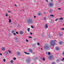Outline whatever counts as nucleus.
Listing matches in <instances>:
<instances>
[{"label":"nucleus","mask_w":64,"mask_h":64,"mask_svg":"<svg viewBox=\"0 0 64 64\" xmlns=\"http://www.w3.org/2000/svg\"><path fill=\"white\" fill-rule=\"evenodd\" d=\"M59 44L60 45H61L63 44V42H62V41H60L59 42Z\"/></svg>","instance_id":"ddd939ff"},{"label":"nucleus","mask_w":64,"mask_h":64,"mask_svg":"<svg viewBox=\"0 0 64 64\" xmlns=\"http://www.w3.org/2000/svg\"><path fill=\"white\" fill-rule=\"evenodd\" d=\"M29 38H32V37L31 36H29Z\"/></svg>","instance_id":"79ce46f5"},{"label":"nucleus","mask_w":64,"mask_h":64,"mask_svg":"<svg viewBox=\"0 0 64 64\" xmlns=\"http://www.w3.org/2000/svg\"><path fill=\"white\" fill-rule=\"evenodd\" d=\"M43 60L44 61H45V58H43Z\"/></svg>","instance_id":"72a5a7b5"},{"label":"nucleus","mask_w":64,"mask_h":64,"mask_svg":"<svg viewBox=\"0 0 64 64\" xmlns=\"http://www.w3.org/2000/svg\"><path fill=\"white\" fill-rule=\"evenodd\" d=\"M37 45H39V42L37 43Z\"/></svg>","instance_id":"e433bc0d"},{"label":"nucleus","mask_w":64,"mask_h":64,"mask_svg":"<svg viewBox=\"0 0 64 64\" xmlns=\"http://www.w3.org/2000/svg\"><path fill=\"white\" fill-rule=\"evenodd\" d=\"M3 60H4V62H5V61H6V60H5V59H4Z\"/></svg>","instance_id":"a878e982"},{"label":"nucleus","mask_w":64,"mask_h":64,"mask_svg":"<svg viewBox=\"0 0 64 64\" xmlns=\"http://www.w3.org/2000/svg\"><path fill=\"white\" fill-rule=\"evenodd\" d=\"M16 34H18V32H16Z\"/></svg>","instance_id":"5fc2aeb1"},{"label":"nucleus","mask_w":64,"mask_h":64,"mask_svg":"<svg viewBox=\"0 0 64 64\" xmlns=\"http://www.w3.org/2000/svg\"><path fill=\"white\" fill-rule=\"evenodd\" d=\"M8 13H11V11H8Z\"/></svg>","instance_id":"de8ad7c7"},{"label":"nucleus","mask_w":64,"mask_h":64,"mask_svg":"<svg viewBox=\"0 0 64 64\" xmlns=\"http://www.w3.org/2000/svg\"><path fill=\"white\" fill-rule=\"evenodd\" d=\"M24 53H25V54H27V52H24Z\"/></svg>","instance_id":"c756f323"},{"label":"nucleus","mask_w":64,"mask_h":64,"mask_svg":"<svg viewBox=\"0 0 64 64\" xmlns=\"http://www.w3.org/2000/svg\"><path fill=\"white\" fill-rule=\"evenodd\" d=\"M62 30H64V28H62Z\"/></svg>","instance_id":"8fccbe9b"},{"label":"nucleus","mask_w":64,"mask_h":64,"mask_svg":"<svg viewBox=\"0 0 64 64\" xmlns=\"http://www.w3.org/2000/svg\"><path fill=\"white\" fill-rule=\"evenodd\" d=\"M51 1H53V0H51Z\"/></svg>","instance_id":"052dcab7"},{"label":"nucleus","mask_w":64,"mask_h":64,"mask_svg":"<svg viewBox=\"0 0 64 64\" xmlns=\"http://www.w3.org/2000/svg\"><path fill=\"white\" fill-rule=\"evenodd\" d=\"M56 50H57V51H58L59 50V48L58 46L56 47Z\"/></svg>","instance_id":"f8f14e48"},{"label":"nucleus","mask_w":64,"mask_h":64,"mask_svg":"<svg viewBox=\"0 0 64 64\" xmlns=\"http://www.w3.org/2000/svg\"><path fill=\"white\" fill-rule=\"evenodd\" d=\"M8 51L9 52V53H11V51L9 50H8Z\"/></svg>","instance_id":"bb28decb"},{"label":"nucleus","mask_w":64,"mask_h":64,"mask_svg":"<svg viewBox=\"0 0 64 64\" xmlns=\"http://www.w3.org/2000/svg\"><path fill=\"white\" fill-rule=\"evenodd\" d=\"M6 16H8V15H7V14H6Z\"/></svg>","instance_id":"a18cd8bd"},{"label":"nucleus","mask_w":64,"mask_h":64,"mask_svg":"<svg viewBox=\"0 0 64 64\" xmlns=\"http://www.w3.org/2000/svg\"><path fill=\"white\" fill-rule=\"evenodd\" d=\"M49 58L50 60H52L53 59V57L52 56H50L49 57Z\"/></svg>","instance_id":"423d86ee"},{"label":"nucleus","mask_w":64,"mask_h":64,"mask_svg":"<svg viewBox=\"0 0 64 64\" xmlns=\"http://www.w3.org/2000/svg\"><path fill=\"white\" fill-rule=\"evenodd\" d=\"M50 16H52V17H54V16L53 15L51 14L50 15Z\"/></svg>","instance_id":"393cba45"},{"label":"nucleus","mask_w":64,"mask_h":64,"mask_svg":"<svg viewBox=\"0 0 64 64\" xmlns=\"http://www.w3.org/2000/svg\"><path fill=\"white\" fill-rule=\"evenodd\" d=\"M30 28H28L27 29V30L28 32L30 31Z\"/></svg>","instance_id":"2eb2a0df"},{"label":"nucleus","mask_w":64,"mask_h":64,"mask_svg":"<svg viewBox=\"0 0 64 64\" xmlns=\"http://www.w3.org/2000/svg\"><path fill=\"white\" fill-rule=\"evenodd\" d=\"M16 54L17 55H18V56H19V55H20V52H16Z\"/></svg>","instance_id":"6e6552de"},{"label":"nucleus","mask_w":64,"mask_h":64,"mask_svg":"<svg viewBox=\"0 0 64 64\" xmlns=\"http://www.w3.org/2000/svg\"><path fill=\"white\" fill-rule=\"evenodd\" d=\"M26 62L27 63H29L30 61H31V59L30 58H28L26 59Z\"/></svg>","instance_id":"7ed1b4c3"},{"label":"nucleus","mask_w":64,"mask_h":64,"mask_svg":"<svg viewBox=\"0 0 64 64\" xmlns=\"http://www.w3.org/2000/svg\"><path fill=\"white\" fill-rule=\"evenodd\" d=\"M38 58L37 57H36L35 58H34V59L35 60H36Z\"/></svg>","instance_id":"b1692460"},{"label":"nucleus","mask_w":64,"mask_h":64,"mask_svg":"<svg viewBox=\"0 0 64 64\" xmlns=\"http://www.w3.org/2000/svg\"><path fill=\"white\" fill-rule=\"evenodd\" d=\"M41 14L40 13H38V15L39 16H40V15H41Z\"/></svg>","instance_id":"a211bd4d"},{"label":"nucleus","mask_w":64,"mask_h":64,"mask_svg":"<svg viewBox=\"0 0 64 64\" xmlns=\"http://www.w3.org/2000/svg\"><path fill=\"white\" fill-rule=\"evenodd\" d=\"M15 39L16 40H17L18 39V38L16 37L15 38Z\"/></svg>","instance_id":"6ab92c4d"},{"label":"nucleus","mask_w":64,"mask_h":64,"mask_svg":"<svg viewBox=\"0 0 64 64\" xmlns=\"http://www.w3.org/2000/svg\"><path fill=\"white\" fill-rule=\"evenodd\" d=\"M11 24H12V23H11Z\"/></svg>","instance_id":"69168bd1"},{"label":"nucleus","mask_w":64,"mask_h":64,"mask_svg":"<svg viewBox=\"0 0 64 64\" xmlns=\"http://www.w3.org/2000/svg\"><path fill=\"white\" fill-rule=\"evenodd\" d=\"M51 47V46H48V45H47L45 46L44 49H45L47 50V49H48V48H49V47Z\"/></svg>","instance_id":"20e7f679"},{"label":"nucleus","mask_w":64,"mask_h":64,"mask_svg":"<svg viewBox=\"0 0 64 64\" xmlns=\"http://www.w3.org/2000/svg\"><path fill=\"white\" fill-rule=\"evenodd\" d=\"M44 20H46V17L45 16L44 17Z\"/></svg>","instance_id":"dca6fc26"},{"label":"nucleus","mask_w":64,"mask_h":64,"mask_svg":"<svg viewBox=\"0 0 64 64\" xmlns=\"http://www.w3.org/2000/svg\"><path fill=\"white\" fill-rule=\"evenodd\" d=\"M41 50H42V48H41Z\"/></svg>","instance_id":"680f3d73"},{"label":"nucleus","mask_w":64,"mask_h":64,"mask_svg":"<svg viewBox=\"0 0 64 64\" xmlns=\"http://www.w3.org/2000/svg\"><path fill=\"white\" fill-rule=\"evenodd\" d=\"M46 1L47 2H48V0H46Z\"/></svg>","instance_id":"09e8293b"},{"label":"nucleus","mask_w":64,"mask_h":64,"mask_svg":"<svg viewBox=\"0 0 64 64\" xmlns=\"http://www.w3.org/2000/svg\"><path fill=\"white\" fill-rule=\"evenodd\" d=\"M34 18H36V16H34Z\"/></svg>","instance_id":"37998d69"},{"label":"nucleus","mask_w":64,"mask_h":64,"mask_svg":"<svg viewBox=\"0 0 64 64\" xmlns=\"http://www.w3.org/2000/svg\"><path fill=\"white\" fill-rule=\"evenodd\" d=\"M56 61L57 62H59V61H60V60L59 59H58V60H57Z\"/></svg>","instance_id":"aec40b11"},{"label":"nucleus","mask_w":64,"mask_h":64,"mask_svg":"<svg viewBox=\"0 0 64 64\" xmlns=\"http://www.w3.org/2000/svg\"><path fill=\"white\" fill-rule=\"evenodd\" d=\"M44 14H46V12H44Z\"/></svg>","instance_id":"49530a36"},{"label":"nucleus","mask_w":64,"mask_h":64,"mask_svg":"<svg viewBox=\"0 0 64 64\" xmlns=\"http://www.w3.org/2000/svg\"><path fill=\"white\" fill-rule=\"evenodd\" d=\"M63 26H64V24H63Z\"/></svg>","instance_id":"e2e57ef3"},{"label":"nucleus","mask_w":64,"mask_h":64,"mask_svg":"<svg viewBox=\"0 0 64 64\" xmlns=\"http://www.w3.org/2000/svg\"><path fill=\"white\" fill-rule=\"evenodd\" d=\"M42 37H44V35L43 34H42Z\"/></svg>","instance_id":"4c0bfd02"},{"label":"nucleus","mask_w":64,"mask_h":64,"mask_svg":"<svg viewBox=\"0 0 64 64\" xmlns=\"http://www.w3.org/2000/svg\"><path fill=\"white\" fill-rule=\"evenodd\" d=\"M34 41H35L36 40V38H34Z\"/></svg>","instance_id":"a19ab883"},{"label":"nucleus","mask_w":64,"mask_h":64,"mask_svg":"<svg viewBox=\"0 0 64 64\" xmlns=\"http://www.w3.org/2000/svg\"><path fill=\"white\" fill-rule=\"evenodd\" d=\"M48 55H50V53L48 52Z\"/></svg>","instance_id":"c9c22d12"},{"label":"nucleus","mask_w":64,"mask_h":64,"mask_svg":"<svg viewBox=\"0 0 64 64\" xmlns=\"http://www.w3.org/2000/svg\"><path fill=\"white\" fill-rule=\"evenodd\" d=\"M23 11H24V10Z\"/></svg>","instance_id":"774afa93"},{"label":"nucleus","mask_w":64,"mask_h":64,"mask_svg":"<svg viewBox=\"0 0 64 64\" xmlns=\"http://www.w3.org/2000/svg\"><path fill=\"white\" fill-rule=\"evenodd\" d=\"M15 32V31L14 30H12V33H14Z\"/></svg>","instance_id":"412c9836"},{"label":"nucleus","mask_w":64,"mask_h":64,"mask_svg":"<svg viewBox=\"0 0 64 64\" xmlns=\"http://www.w3.org/2000/svg\"><path fill=\"white\" fill-rule=\"evenodd\" d=\"M61 8H59L58 9V10H61Z\"/></svg>","instance_id":"864d4df0"},{"label":"nucleus","mask_w":64,"mask_h":64,"mask_svg":"<svg viewBox=\"0 0 64 64\" xmlns=\"http://www.w3.org/2000/svg\"><path fill=\"white\" fill-rule=\"evenodd\" d=\"M58 20V19H57L55 20V21H57V20Z\"/></svg>","instance_id":"f704fd0d"},{"label":"nucleus","mask_w":64,"mask_h":64,"mask_svg":"<svg viewBox=\"0 0 64 64\" xmlns=\"http://www.w3.org/2000/svg\"><path fill=\"white\" fill-rule=\"evenodd\" d=\"M59 36H62V34H60L59 35Z\"/></svg>","instance_id":"2f4dec72"},{"label":"nucleus","mask_w":64,"mask_h":64,"mask_svg":"<svg viewBox=\"0 0 64 64\" xmlns=\"http://www.w3.org/2000/svg\"><path fill=\"white\" fill-rule=\"evenodd\" d=\"M20 35H22L23 34V32L22 31V30H20Z\"/></svg>","instance_id":"9b49d317"},{"label":"nucleus","mask_w":64,"mask_h":64,"mask_svg":"<svg viewBox=\"0 0 64 64\" xmlns=\"http://www.w3.org/2000/svg\"><path fill=\"white\" fill-rule=\"evenodd\" d=\"M8 52H7L6 53V55H8Z\"/></svg>","instance_id":"5701e85b"},{"label":"nucleus","mask_w":64,"mask_h":64,"mask_svg":"<svg viewBox=\"0 0 64 64\" xmlns=\"http://www.w3.org/2000/svg\"><path fill=\"white\" fill-rule=\"evenodd\" d=\"M0 55H2V54H1V53H0Z\"/></svg>","instance_id":"6e6d98bb"},{"label":"nucleus","mask_w":64,"mask_h":64,"mask_svg":"<svg viewBox=\"0 0 64 64\" xmlns=\"http://www.w3.org/2000/svg\"><path fill=\"white\" fill-rule=\"evenodd\" d=\"M27 21L28 24H30V23H32L33 22V20H32V19H28L27 20Z\"/></svg>","instance_id":"f03ea898"},{"label":"nucleus","mask_w":64,"mask_h":64,"mask_svg":"<svg viewBox=\"0 0 64 64\" xmlns=\"http://www.w3.org/2000/svg\"><path fill=\"white\" fill-rule=\"evenodd\" d=\"M55 62H53L52 63V64H55Z\"/></svg>","instance_id":"c03bdc74"},{"label":"nucleus","mask_w":64,"mask_h":64,"mask_svg":"<svg viewBox=\"0 0 64 64\" xmlns=\"http://www.w3.org/2000/svg\"><path fill=\"white\" fill-rule=\"evenodd\" d=\"M28 51L30 52L31 53H32L33 52V50L31 49H30L28 50Z\"/></svg>","instance_id":"1a4fd4ad"},{"label":"nucleus","mask_w":64,"mask_h":64,"mask_svg":"<svg viewBox=\"0 0 64 64\" xmlns=\"http://www.w3.org/2000/svg\"><path fill=\"white\" fill-rule=\"evenodd\" d=\"M15 6H16V7H17V5L16 4H15Z\"/></svg>","instance_id":"3c124183"},{"label":"nucleus","mask_w":64,"mask_h":64,"mask_svg":"<svg viewBox=\"0 0 64 64\" xmlns=\"http://www.w3.org/2000/svg\"><path fill=\"white\" fill-rule=\"evenodd\" d=\"M63 18H60V20H63Z\"/></svg>","instance_id":"4be33fe9"},{"label":"nucleus","mask_w":64,"mask_h":64,"mask_svg":"<svg viewBox=\"0 0 64 64\" xmlns=\"http://www.w3.org/2000/svg\"><path fill=\"white\" fill-rule=\"evenodd\" d=\"M54 5V4H53L52 3H50L49 4V6L50 7H53V6Z\"/></svg>","instance_id":"39448f33"},{"label":"nucleus","mask_w":64,"mask_h":64,"mask_svg":"<svg viewBox=\"0 0 64 64\" xmlns=\"http://www.w3.org/2000/svg\"><path fill=\"white\" fill-rule=\"evenodd\" d=\"M11 22V19H9V23H10Z\"/></svg>","instance_id":"f3484780"},{"label":"nucleus","mask_w":64,"mask_h":64,"mask_svg":"<svg viewBox=\"0 0 64 64\" xmlns=\"http://www.w3.org/2000/svg\"><path fill=\"white\" fill-rule=\"evenodd\" d=\"M30 35H32L33 34L32 33V32H30Z\"/></svg>","instance_id":"473e14b6"},{"label":"nucleus","mask_w":64,"mask_h":64,"mask_svg":"<svg viewBox=\"0 0 64 64\" xmlns=\"http://www.w3.org/2000/svg\"><path fill=\"white\" fill-rule=\"evenodd\" d=\"M6 49L5 48V47H2V51H4Z\"/></svg>","instance_id":"0eeeda50"},{"label":"nucleus","mask_w":64,"mask_h":64,"mask_svg":"<svg viewBox=\"0 0 64 64\" xmlns=\"http://www.w3.org/2000/svg\"><path fill=\"white\" fill-rule=\"evenodd\" d=\"M10 17H9V18H10Z\"/></svg>","instance_id":"338daca9"},{"label":"nucleus","mask_w":64,"mask_h":64,"mask_svg":"<svg viewBox=\"0 0 64 64\" xmlns=\"http://www.w3.org/2000/svg\"><path fill=\"white\" fill-rule=\"evenodd\" d=\"M55 40H51L50 43V44L51 46H54L55 45Z\"/></svg>","instance_id":"f257e3e1"},{"label":"nucleus","mask_w":64,"mask_h":64,"mask_svg":"<svg viewBox=\"0 0 64 64\" xmlns=\"http://www.w3.org/2000/svg\"><path fill=\"white\" fill-rule=\"evenodd\" d=\"M14 35H16V34L15 33H14Z\"/></svg>","instance_id":"603ef678"},{"label":"nucleus","mask_w":64,"mask_h":64,"mask_svg":"<svg viewBox=\"0 0 64 64\" xmlns=\"http://www.w3.org/2000/svg\"><path fill=\"white\" fill-rule=\"evenodd\" d=\"M46 54H48V53L47 52H46Z\"/></svg>","instance_id":"bf43d9fd"},{"label":"nucleus","mask_w":64,"mask_h":64,"mask_svg":"<svg viewBox=\"0 0 64 64\" xmlns=\"http://www.w3.org/2000/svg\"><path fill=\"white\" fill-rule=\"evenodd\" d=\"M13 62V60H11L10 61L11 63H12Z\"/></svg>","instance_id":"c85d7f7f"},{"label":"nucleus","mask_w":64,"mask_h":64,"mask_svg":"<svg viewBox=\"0 0 64 64\" xmlns=\"http://www.w3.org/2000/svg\"><path fill=\"white\" fill-rule=\"evenodd\" d=\"M48 28V25L47 24H46L45 28Z\"/></svg>","instance_id":"4468645a"},{"label":"nucleus","mask_w":64,"mask_h":64,"mask_svg":"<svg viewBox=\"0 0 64 64\" xmlns=\"http://www.w3.org/2000/svg\"><path fill=\"white\" fill-rule=\"evenodd\" d=\"M63 60H64V58H63Z\"/></svg>","instance_id":"4d7b16f0"},{"label":"nucleus","mask_w":64,"mask_h":64,"mask_svg":"<svg viewBox=\"0 0 64 64\" xmlns=\"http://www.w3.org/2000/svg\"><path fill=\"white\" fill-rule=\"evenodd\" d=\"M13 59H14V60H16V58L15 57H14L13 58Z\"/></svg>","instance_id":"cd10ccee"},{"label":"nucleus","mask_w":64,"mask_h":64,"mask_svg":"<svg viewBox=\"0 0 64 64\" xmlns=\"http://www.w3.org/2000/svg\"><path fill=\"white\" fill-rule=\"evenodd\" d=\"M53 11V10L50 9L49 10L50 13H52Z\"/></svg>","instance_id":"9d476101"},{"label":"nucleus","mask_w":64,"mask_h":64,"mask_svg":"<svg viewBox=\"0 0 64 64\" xmlns=\"http://www.w3.org/2000/svg\"><path fill=\"white\" fill-rule=\"evenodd\" d=\"M33 53H34V54H35V53H34V52Z\"/></svg>","instance_id":"0e129e2a"},{"label":"nucleus","mask_w":64,"mask_h":64,"mask_svg":"<svg viewBox=\"0 0 64 64\" xmlns=\"http://www.w3.org/2000/svg\"><path fill=\"white\" fill-rule=\"evenodd\" d=\"M18 27H19V26H20V25H18Z\"/></svg>","instance_id":"13d9d810"},{"label":"nucleus","mask_w":64,"mask_h":64,"mask_svg":"<svg viewBox=\"0 0 64 64\" xmlns=\"http://www.w3.org/2000/svg\"><path fill=\"white\" fill-rule=\"evenodd\" d=\"M26 42H28V40H26Z\"/></svg>","instance_id":"58836bf2"},{"label":"nucleus","mask_w":64,"mask_h":64,"mask_svg":"<svg viewBox=\"0 0 64 64\" xmlns=\"http://www.w3.org/2000/svg\"><path fill=\"white\" fill-rule=\"evenodd\" d=\"M27 54H28V55H29V54H30V53H28L27 52Z\"/></svg>","instance_id":"ea45409f"},{"label":"nucleus","mask_w":64,"mask_h":64,"mask_svg":"<svg viewBox=\"0 0 64 64\" xmlns=\"http://www.w3.org/2000/svg\"><path fill=\"white\" fill-rule=\"evenodd\" d=\"M31 27L32 28H34V27H33L32 26H31Z\"/></svg>","instance_id":"7c9ffc66"}]
</instances>
